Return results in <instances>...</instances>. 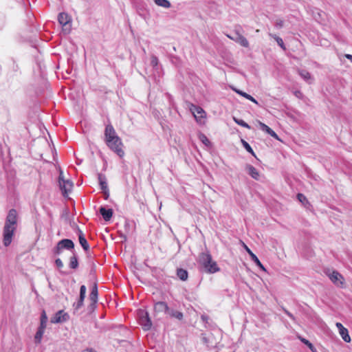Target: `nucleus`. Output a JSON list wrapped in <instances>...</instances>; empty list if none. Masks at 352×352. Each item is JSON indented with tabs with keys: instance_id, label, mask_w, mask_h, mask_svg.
Wrapping results in <instances>:
<instances>
[{
	"instance_id": "f257e3e1",
	"label": "nucleus",
	"mask_w": 352,
	"mask_h": 352,
	"mask_svg": "<svg viewBox=\"0 0 352 352\" xmlns=\"http://www.w3.org/2000/svg\"><path fill=\"white\" fill-rule=\"evenodd\" d=\"M18 214L15 209H10L6 218L3 228V243L6 247L9 246L16 230Z\"/></svg>"
},
{
	"instance_id": "f03ea898",
	"label": "nucleus",
	"mask_w": 352,
	"mask_h": 352,
	"mask_svg": "<svg viewBox=\"0 0 352 352\" xmlns=\"http://www.w3.org/2000/svg\"><path fill=\"white\" fill-rule=\"evenodd\" d=\"M104 135L107 146L118 156L122 157L124 155L122 149V142L121 139L116 135V131L111 124L106 126Z\"/></svg>"
},
{
	"instance_id": "7ed1b4c3",
	"label": "nucleus",
	"mask_w": 352,
	"mask_h": 352,
	"mask_svg": "<svg viewBox=\"0 0 352 352\" xmlns=\"http://www.w3.org/2000/svg\"><path fill=\"white\" fill-rule=\"evenodd\" d=\"M198 263L204 272L213 274L219 271L217 263L212 260V256L208 252H202L199 254Z\"/></svg>"
},
{
	"instance_id": "20e7f679",
	"label": "nucleus",
	"mask_w": 352,
	"mask_h": 352,
	"mask_svg": "<svg viewBox=\"0 0 352 352\" xmlns=\"http://www.w3.org/2000/svg\"><path fill=\"white\" fill-rule=\"evenodd\" d=\"M331 282L339 287H343L344 285V278L341 274L337 271H333L331 273L327 274Z\"/></svg>"
},
{
	"instance_id": "39448f33",
	"label": "nucleus",
	"mask_w": 352,
	"mask_h": 352,
	"mask_svg": "<svg viewBox=\"0 0 352 352\" xmlns=\"http://www.w3.org/2000/svg\"><path fill=\"white\" fill-rule=\"evenodd\" d=\"M140 322L144 330L150 329L152 326V322L148 316V314L146 311H141V315L140 316Z\"/></svg>"
},
{
	"instance_id": "423d86ee",
	"label": "nucleus",
	"mask_w": 352,
	"mask_h": 352,
	"mask_svg": "<svg viewBox=\"0 0 352 352\" xmlns=\"http://www.w3.org/2000/svg\"><path fill=\"white\" fill-rule=\"evenodd\" d=\"M190 110L193 113L197 121H200L201 118H204L206 116V112L204 109L193 104H190Z\"/></svg>"
},
{
	"instance_id": "0eeeda50",
	"label": "nucleus",
	"mask_w": 352,
	"mask_h": 352,
	"mask_svg": "<svg viewBox=\"0 0 352 352\" xmlns=\"http://www.w3.org/2000/svg\"><path fill=\"white\" fill-rule=\"evenodd\" d=\"M98 179L100 188L102 190V192L104 193V195H105V199H107L109 195V188H108V186H107V183L106 177L104 175H103L102 173H98Z\"/></svg>"
},
{
	"instance_id": "6e6552de",
	"label": "nucleus",
	"mask_w": 352,
	"mask_h": 352,
	"mask_svg": "<svg viewBox=\"0 0 352 352\" xmlns=\"http://www.w3.org/2000/svg\"><path fill=\"white\" fill-rule=\"evenodd\" d=\"M60 188L64 197H67L73 188V182L71 180L66 179L64 182H60Z\"/></svg>"
},
{
	"instance_id": "1a4fd4ad",
	"label": "nucleus",
	"mask_w": 352,
	"mask_h": 352,
	"mask_svg": "<svg viewBox=\"0 0 352 352\" xmlns=\"http://www.w3.org/2000/svg\"><path fill=\"white\" fill-rule=\"evenodd\" d=\"M58 21L61 25H63V27H65V31H67V32H69L70 31V29L67 28V25L71 23V21H72V19L69 16L68 14H67L65 12H60L58 14Z\"/></svg>"
},
{
	"instance_id": "9d476101",
	"label": "nucleus",
	"mask_w": 352,
	"mask_h": 352,
	"mask_svg": "<svg viewBox=\"0 0 352 352\" xmlns=\"http://www.w3.org/2000/svg\"><path fill=\"white\" fill-rule=\"evenodd\" d=\"M69 315L63 310L58 311L53 317L51 318L52 323H60L68 320Z\"/></svg>"
},
{
	"instance_id": "9b49d317",
	"label": "nucleus",
	"mask_w": 352,
	"mask_h": 352,
	"mask_svg": "<svg viewBox=\"0 0 352 352\" xmlns=\"http://www.w3.org/2000/svg\"><path fill=\"white\" fill-rule=\"evenodd\" d=\"M228 37L230 38V39L234 41L235 42L238 43L239 44H240L241 46H243L244 47H249L248 41L246 39V38L245 36H243L239 32H236L234 36H231L228 35Z\"/></svg>"
},
{
	"instance_id": "f8f14e48",
	"label": "nucleus",
	"mask_w": 352,
	"mask_h": 352,
	"mask_svg": "<svg viewBox=\"0 0 352 352\" xmlns=\"http://www.w3.org/2000/svg\"><path fill=\"white\" fill-rule=\"evenodd\" d=\"M166 314L172 318H176L179 320H182L184 318V314L182 312L176 310L172 307H169L168 309Z\"/></svg>"
},
{
	"instance_id": "ddd939ff",
	"label": "nucleus",
	"mask_w": 352,
	"mask_h": 352,
	"mask_svg": "<svg viewBox=\"0 0 352 352\" xmlns=\"http://www.w3.org/2000/svg\"><path fill=\"white\" fill-rule=\"evenodd\" d=\"M243 245L246 250V252L249 254L252 260L258 265L261 269L265 271V268L263 267V265L261 264V261L258 258V257L250 250V249L243 243Z\"/></svg>"
},
{
	"instance_id": "4468645a",
	"label": "nucleus",
	"mask_w": 352,
	"mask_h": 352,
	"mask_svg": "<svg viewBox=\"0 0 352 352\" xmlns=\"http://www.w3.org/2000/svg\"><path fill=\"white\" fill-rule=\"evenodd\" d=\"M258 124H259L260 129L261 130H263V131H265L267 134H269L272 137L276 138V140H279L277 134L271 128H270L267 125H266L265 124H264L260 121L258 122Z\"/></svg>"
},
{
	"instance_id": "2eb2a0df",
	"label": "nucleus",
	"mask_w": 352,
	"mask_h": 352,
	"mask_svg": "<svg viewBox=\"0 0 352 352\" xmlns=\"http://www.w3.org/2000/svg\"><path fill=\"white\" fill-rule=\"evenodd\" d=\"M86 289H86L85 285H81V287L80 288L79 300H78V302L76 303V309H79L82 306L83 302H84V300L85 298Z\"/></svg>"
},
{
	"instance_id": "dca6fc26",
	"label": "nucleus",
	"mask_w": 352,
	"mask_h": 352,
	"mask_svg": "<svg viewBox=\"0 0 352 352\" xmlns=\"http://www.w3.org/2000/svg\"><path fill=\"white\" fill-rule=\"evenodd\" d=\"M245 170L254 179L258 180L259 179V173L257 169L252 165L248 164L245 167Z\"/></svg>"
},
{
	"instance_id": "f3484780",
	"label": "nucleus",
	"mask_w": 352,
	"mask_h": 352,
	"mask_svg": "<svg viewBox=\"0 0 352 352\" xmlns=\"http://www.w3.org/2000/svg\"><path fill=\"white\" fill-rule=\"evenodd\" d=\"M100 213L102 216L104 221H109L113 216V210L112 209H106L104 207H100Z\"/></svg>"
},
{
	"instance_id": "a211bd4d",
	"label": "nucleus",
	"mask_w": 352,
	"mask_h": 352,
	"mask_svg": "<svg viewBox=\"0 0 352 352\" xmlns=\"http://www.w3.org/2000/svg\"><path fill=\"white\" fill-rule=\"evenodd\" d=\"M154 309L157 312H164L166 314L168 306L165 302L160 301L155 304Z\"/></svg>"
},
{
	"instance_id": "6ab92c4d",
	"label": "nucleus",
	"mask_w": 352,
	"mask_h": 352,
	"mask_svg": "<svg viewBox=\"0 0 352 352\" xmlns=\"http://www.w3.org/2000/svg\"><path fill=\"white\" fill-rule=\"evenodd\" d=\"M78 231L79 243L81 245V246L82 247V248L85 251H87L89 248V243H88L87 239H85L82 232L80 229H78Z\"/></svg>"
},
{
	"instance_id": "aec40b11",
	"label": "nucleus",
	"mask_w": 352,
	"mask_h": 352,
	"mask_svg": "<svg viewBox=\"0 0 352 352\" xmlns=\"http://www.w3.org/2000/svg\"><path fill=\"white\" fill-rule=\"evenodd\" d=\"M98 295V287L97 285L95 283L91 288V293L89 294V300L91 301L93 305L97 302Z\"/></svg>"
},
{
	"instance_id": "412c9836",
	"label": "nucleus",
	"mask_w": 352,
	"mask_h": 352,
	"mask_svg": "<svg viewBox=\"0 0 352 352\" xmlns=\"http://www.w3.org/2000/svg\"><path fill=\"white\" fill-rule=\"evenodd\" d=\"M59 245L63 248V249L71 250L74 249V244L73 241L70 239H65L58 241Z\"/></svg>"
},
{
	"instance_id": "4be33fe9",
	"label": "nucleus",
	"mask_w": 352,
	"mask_h": 352,
	"mask_svg": "<svg viewBox=\"0 0 352 352\" xmlns=\"http://www.w3.org/2000/svg\"><path fill=\"white\" fill-rule=\"evenodd\" d=\"M298 72L301 78H303L305 81L308 82L309 83L311 82L312 77L309 72L305 69H299Z\"/></svg>"
},
{
	"instance_id": "5701e85b",
	"label": "nucleus",
	"mask_w": 352,
	"mask_h": 352,
	"mask_svg": "<svg viewBox=\"0 0 352 352\" xmlns=\"http://www.w3.org/2000/svg\"><path fill=\"white\" fill-rule=\"evenodd\" d=\"M236 93H237L238 94H239L240 96L245 98L246 99L253 102L254 103L258 104V102L257 100H256L252 96H250V94L241 91V90H239V89H235V88H233L232 89Z\"/></svg>"
},
{
	"instance_id": "b1692460",
	"label": "nucleus",
	"mask_w": 352,
	"mask_h": 352,
	"mask_svg": "<svg viewBox=\"0 0 352 352\" xmlns=\"http://www.w3.org/2000/svg\"><path fill=\"white\" fill-rule=\"evenodd\" d=\"M177 275L179 278L180 280L185 281L188 279V272L182 268L177 269Z\"/></svg>"
},
{
	"instance_id": "393cba45",
	"label": "nucleus",
	"mask_w": 352,
	"mask_h": 352,
	"mask_svg": "<svg viewBox=\"0 0 352 352\" xmlns=\"http://www.w3.org/2000/svg\"><path fill=\"white\" fill-rule=\"evenodd\" d=\"M69 265V267L73 270H76L78 267V262L76 254H74L73 256L70 257Z\"/></svg>"
},
{
	"instance_id": "a878e982",
	"label": "nucleus",
	"mask_w": 352,
	"mask_h": 352,
	"mask_svg": "<svg viewBox=\"0 0 352 352\" xmlns=\"http://www.w3.org/2000/svg\"><path fill=\"white\" fill-rule=\"evenodd\" d=\"M339 333L344 342H351V338H350V336L349 335V331H348L347 329L344 328V329L340 331Z\"/></svg>"
},
{
	"instance_id": "bb28decb",
	"label": "nucleus",
	"mask_w": 352,
	"mask_h": 352,
	"mask_svg": "<svg viewBox=\"0 0 352 352\" xmlns=\"http://www.w3.org/2000/svg\"><path fill=\"white\" fill-rule=\"evenodd\" d=\"M154 2L160 7L168 8L170 7V3L168 0H153Z\"/></svg>"
},
{
	"instance_id": "cd10ccee",
	"label": "nucleus",
	"mask_w": 352,
	"mask_h": 352,
	"mask_svg": "<svg viewBox=\"0 0 352 352\" xmlns=\"http://www.w3.org/2000/svg\"><path fill=\"white\" fill-rule=\"evenodd\" d=\"M44 332H45V331L41 330L40 329H38V330H37V331H36V333L35 334V336H34V342L36 344L41 343V339H42L43 336L44 334Z\"/></svg>"
},
{
	"instance_id": "c85d7f7f",
	"label": "nucleus",
	"mask_w": 352,
	"mask_h": 352,
	"mask_svg": "<svg viewBox=\"0 0 352 352\" xmlns=\"http://www.w3.org/2000/svg\"><path fill=\"white\" fill-rule=\"evenodd\" d=\"M270 36L272 37L273 38H274L276 40V41L277 42V44L283 50H285V46L284 45V43H283V39L276 36V34H269Z\"/></svg>"
},
{
	"instance_id": "c756f323",
	"label": "nucleus",
	"mask_w": 352,
	"mask_h": 352,
	"mask_svg": "<svg viewBox=\"0 0 352 352\" xmlns=\"http://www.w3.org/2000/svg\"><path fill=\"white\" fill-rule=\"evenodd\" d=\"M299 338H300V341L302 343H304L305 345H307L312 352H317L314 346L308 340H307L304 338H301V337H300Z\"/></svg>"
},
{
	"instance_id": "7c9ffc66",
	"label": "nucleus",
	"mask_w": 352,
	"mask_h": 352,
	"mask_svg": "<svg viewBox=\"0 0 352 352\" xmlns=\"http://www.w3.org/2000/svg\"><path fill=\"white\" fill-rule=\"evenodd\" d=\"M241 143L248 152H249L254 156L255 155L252 147L246 141H245L244 140H241Z\"/></svg>"
},
{
	"instance_id": "2f4dec72",
	"label": "nucleus",
	"mask_w": 352,
	"mask_h": 352,
	"mask_svg": "<svg viewBox=\"0 0 352 352\" xmlns=\"http://www.w3.org/2000/svg\"><path fill=\"white\" fill-rule=\"evenodd\" d=\"M159 60L156 56L151 55V65L153 67V68L156 69L158 66Z\"/></svg>"
},
{
	"instance_id": "473e14b6",
	"label": "nucleus",
	"mask_w": 352,
	"mask_h": 352,
	"mask_svg": "<svg viewBox=\"0 0 352 352\" xmlns=\"http://www.w3.org/2000/svg\"><path fill=\"white\" fill-rule=\"evenodd\" d=\"M199 140L206 146L210 144L208 138L203 133H200L199 135Z\"/></svg>"
},
{
	"instance_id": "72a5a7b5",
	"label": "nucleus",
	"mask_w": 352,
	"mask_h": 352,
	"mask_svg": "<svg viewBox=\"0 0 352 352\" xmlns=\"http://www.w3.org/2000/svg\"><path fill=\"white\" fill-rule=\"evenodd\" d=\"M234 120L235 122L237 123L239 125L243 126L245 128H247V129H250V125L248 123H246L245 121H243V120H239V119H236V118H234Z\"/></svg>"
},
{
	"instance_id": "f704fd0d",
	"label": "nucleus",
	"mask_w": 352,
	"mask_h": 352,
	"mask_svg": "<svg viewBox=\"0 0 352 352\" xmlns=\"http://www.w3.org/2000/svg\"><path fill=\"white\" fill-rule=\"evenodd\" d=\"M63 250V248L58 243L56 246L53 249L52 251L55 255H59L61 253Z\"/></svg>"
},
{
	"instance_id": "c9c22d12",
	"label": "nucleus",
	"mask_w": 352,
	"mask_h": 352,
	"mask_svg": "<svg viewBox=\"0 0 352 352\" xmlns=\"http://www.w3.org/2000/svg\"><path fill=\"white\" fill-rule=\"evenodd\" d=\"M41 322L42 323H47V316L46 312L44 310H43V311L41 313Z\"/></svg>"
},
{
	"instance_id": "e433bc0d",
	"label": "nucleus",
	"mask_w": 352,
	"mask_h": 352,
	"mask_svg": "<svg viewBox=\"0 0 352 352\" xmlns=\"http://www.w3.org/2000/svg\"><path fill=\"white\" fill-rule=\"evenodd\" d=\"M284 21L282 19H277L275 22V27L280 29L283 27Z\"/></svg>"
},
{
	"instance_id": "4c0bfd02",
	"label": "nucleus",
	"mask_w": 352,
	"mask_h": 352,
	"mask_svg": "<svg viewBox=\"0 0 352 352\" xmlns=\"http://www.w3.org/2000/svg\"><path fill=\"white\" fill-rule=\"evenodd\" d=\"M297 197H298V199L300 202H302V203H303L304 201H307V198H306V197H305L304 195L301 194V193H298V194L297 195Z\"/></svg>"
},
{
	"instance_id": "58836bf2",
	"label": "nucleus",
	"mask_w": 352,
	"mask_h": 352,
	"mask_svg": "<svg viewBox=\"0 0 352 352\" xmlns=\"http://www.w3.org/2000/svg\"><path fill=\"white\" fill-rule=\"evenodd\" d=\"M55 264L58 268H62L63 267V263L60 258L56 259Z\"/></svg>"
},
{
	"instance_id": "ea45409f",
	"label": "nucleus",
	"mask_w": 352,
	"mask_h": 352,
	"mask_svg": "<svg viewBox=\"0 0 352 352\" xmlns=\"http://www.w3.org/2000/svg\"><path fill=\"white\" fill-rule=\"evenodd\" d=\"M65 180L66 179H65V178H64L63 171L61 170H60V174H59V177H58V182L60 183V182H64Z\"/></svg>"
},
{
	"instance_id": "a19ab883",
	"label": "nucleus",
	"mask_w": 352,
	"mask_h": 352,
	"mask_svg": "<svg viewBox=\"0 0 352 352\" xmlns=\"http://www.w3.org/2000/svg\"><path fill=\"white\" fill-rule=\"evenodd\" d=\"M284 312L293 320H295V317L292 314H291L289 311L287 309H284Z\"/></svg>"
},
{
	"instance_id": "79ce46f5",
	"label": "nucleus",
	"mask_w": 352,
	"mask_h": 352,
	"mask_svg": "<svg viewBox=\"0 0 352 352\" xmlns=\"http://www.w3.org/2000/svg\"><path fill=\"white\" fill-rule=\"evenodd\" d=\"M336 326L338 328V329L339 330V331L342 329H344V328H345L340 322H337L336 324Z\"/></svg>"
},
{
	"instance_id": "37998d69",
	"label": "nucleus",
	"mask_w": 352,
	"mask_h": 352,
	"mask_svg": "<svg viewBox=\"0 0 352 352\" xmlns=\"http://www.w3.org/2000/svg\"><path fill=\"white\" fill-rule=\"evenodd\" d=\"M46 326H47V323H42L41 322H40V326H39L38 329L45 331V329L46 328Z\"/></svg>"
},
{
	"instance_id": "c03bdc74",
	"label": "nucleus",
	"mask_w": 352,
	"mask_h": 352,
	"mask_svg": "<svg viewBox=\"0 0 352 352\" xmlns=\"http://www.w3.org/2000/svg\"><path fill=\"white\" fill-rule=\"evenodd\" d=\"M344 56L349 59L352 63V55L351 54H345Z\"/></svg>"
},
{
	"instance_id": "a18cd8bd",
	"label": "nucleus",
	"mask_w": 352,
	"mask_h": 352,
	"mask_svg": "<svg viewBox=\"0 0 352 352\" xmlns=\"http://www.w3.org/2000/svg\"><path fill=\"white\" fill-rule=\"evenodd\" d=\"M89 352H94V350L92 349H88L87 350Z\"/></svg>"
},
{
	"instance_id": "49530a36",
	"label": "nucleus",
	"mask_w": 352,
	"mask_h": 352,
	"mask_svg": "<svg viewBox=\"0 0 352 352\" xmlns=\"http://www.w3.org/2000/svg\"><path fill=\"white\" fill-rule=\"evenodd\" d=\"M300 94V91H298V92H296V95L299 96Z\"/></svg>"
},
{
	"instance_id": "de8ad7c7",
	"label": "nucleus",
	"mask_w": 352,
	"mask_h": 352,
	"mask_svg": "<svg viewBox=\"0 0 352 352\" xmlns=\"http://www.w3.org/2000/svg\"><path fill=\"white\" fill-rule=\"evenodd\" d=\"M300 94V91H298V92H296V95L299 96Z\"/></svg>"
},
{
	"instance_id": "09e8293b",
	"label": "nucleus",
	"mask_w": 352,
	"mask_h": 352,
	"mask_svg": "<svg viewBox=\"0 0 352 352\" xmlns=\"http://www.w3.org/2000/svg\"><path fill=\"white\" fill-rule=\"evenodd\" d=\"M201 318H207V317H206V316H203Z\"/></svg>"
}]
</instances>
